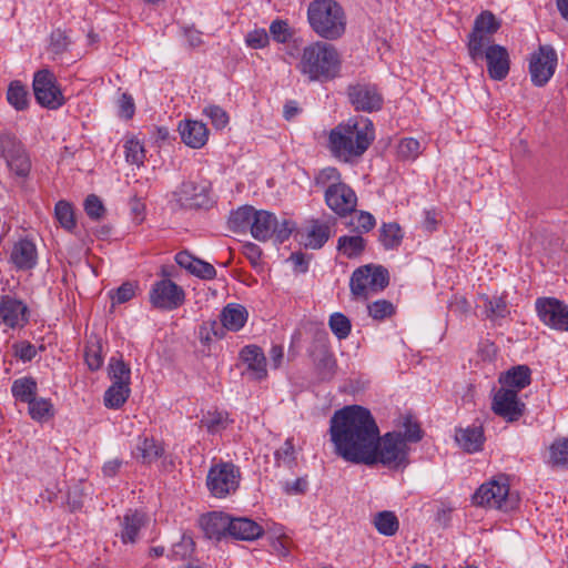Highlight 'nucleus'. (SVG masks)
I'll return each mask as SVG.
<instances>
[{
    "mask_svg": "<svg viewBox=\"0 0 568 568\" xmlns=\"http://www.w3.org/2000/svg\"><path fill=\"white\" fill-rule=\"evenodd\" d=\"M329 434L336 454L346 462L374 460L372 448L378 439V426L367 408L349 405L336 410L329 420Z\"/></svg>",
    "mask_w": 568,
    "mask_h": 568,
    "instance_id": "obj_1",
    "label": "nucleus"
},
{
    "mask_svg": "<svg viewBox=\"0 0 568 568\" xmlns=\"http://www.w3.org/2000/svg\"><path fill=\"white\" fill-rule=\"evenodd\" d=\"M374 139L373 122L363 116L353 118L329 132L328 149L336 159L347 163L362 156Z\"/></svg>",
    "mask_w": 568,
    "mask_h": 568,
    "instance_id": "obj_2",
    "label": "nucleus"
},
{
    "mask_svg": "<svg viewBox=\"0 0 568 568\" xmlns=\"http://www.w3.org/2000/svg\"><path fill=\"white\" fill-rule=\"evenodd\" d=\"M296 69L310 82H326L339 75L341 58L333 44L315 41L302 49Z\"/></svg>",
    "mask_w": 568,
    "mask_h": 568,
    "instance_id": "obj_3",
    "label": "nucleus"
},
{
    "mask_svg": "<svg viewBox=\"0 0 568 568\" xmlns=\"http://www.w3.org/2000/svg\"><path fill=\"white\" fill-rule=\"evenodd\" d=\"M307 18L313 31L323 39H338L345 31L343 8L334 0L312 1L307 9Z\"/></svg>",
    "mask_w": 568,
    "mask_h": 568,
    "instance_id": "obj_4",
    "label": "nucleus"
},
{
    "mask_svg": "<svg viewBox=\"0 0 568 568\" xmlns=\"http://www.w3.org/2000/svg\"><path fill=\"white\" fill-rule=\"evenodd\" d=\"M374 460L364 463L372 466L381 463L390 469L405 468L408 463L409 447L400 432H388L373 444Z\"/></svg>",
    "mask_w": 568,
    "mask_h": 568,
    "instance_id": "obj_5",
    "label": "nucleus"
},
{
    "mask_svg": "<svg viewBox=\"0 0 568 568\" xmlns=\"http://www.w3.org/2000/svg\"><path fill=\"white\" fill-rule=\"evenodd\" d=\"M476 506L508 511L516 505V500L509 495L507 478L498 477L480 485L473 495Z\"/></svg>",
    "mask_w": 568,
    "mask_h": 568,
    "instance_id": "obj_6",
    "label": "nucleus"
},
{
    "mask_svg": "<svg viewBox=\"0 0 568 568\" xmlns=\"http://www.w3.org/2000/svg\"><path fill=\"white\" fill-rule=\"evenodd\" d=\"M252 221L250 233L260 242L275 236L276 241L283 243L291 236L294 229L292 221L284 219L278 222L276 215L266 210H256Z\"/></svg>",
    "mask_w": 568,
    "mask_h": 568,
    "instance_id": "obj_7",
    "label": "nucleus"
},
{
    "mask_svg": "<svg viewBox=\"0 0 568 568\" xmlns=\"http://www.w3.org/2000/svg\"><path fill=\"white\" fill-rule=\"evenodd\" d=\"M241 474L232 463L213 465L206 477V486L214 497L223 498L239 488Z\"/></svg>",
    "mask_w": 568,
    "mask_h": 568,
    "instance_id": "obj_8",
    "label": "nucleus"
},
{
    "mask_svg": "<svg viewBox=\"0 0 568 568\" xmlns=\"http://www.w3.org/2000/svg\"><path fill=\"white\" fill-rule=\"evenodd\" d=\"M33 93L37 102L49 110H57L64 104V97L57 83L55 75L48 69L39 70L33 75Z\"/></svg>",
    "mask_w": 568,
    "mask_h": 568,
    "instance_id": "obj_9",
    "label": "nucleus"
},
{
    "mask_svg": "<svg viewBox=\"0 0 568 568\" xmlns=\"http://www.w3.org/2000/svg\"><path fill=\"white\" fill-rule=\"evenodd\" d=\"M499 27L500 23L490 11H484L476 18L468 42L473 60L483 58L484 49L490 42V36L497 32Z\"/></svg>",
    "mask_w": 568,
    "mask_h": 568,
    "instance_id": "obj_10",
    "label": "nucleus"
},
{
    "mask_svg": "<svg viewBox=\"0 0 568 568\" xmlns=\"http://www.w3.org/2000/svg\"><path fill=\"white\" fill-rule=\"evenodd\" d=\"M150 303L159 310L173 311L180 307L185 300V293L181 286L171 280L155 282L149 293Z\"/></svg>",
    "mask_w": 568,
    "mask_h": 568,
    "instance_id": "obj_11",
    "label": "nucleus"
},
{
    "mask_svg": "<svg viewBox=\"0 0 568 568\" xmlns=\"http://www.w3.org/2000/svg\"><path fill=\"white\" fill-rule=\"evenodd\" d=\"M171 204L173 209L181 210L207 207L210 197L206 186L193 181H185L172 193Z\"/></svg>",
    "mask_w": 568,
    "mask_h": 568,
    "instance_id": "obj_12",
    "label": "nucleus"
},
{
    "mask_svg": "<svg viewBox=\"0 0 568 568\" xmlns=\"http://www.w3.org/2000/svg\"><path fill=\"white\" fill-rule=\"evenodd\" d=\"M493 412L508 423L517 422L526 410V404L516 389L500 387L493 396Z\"/></svg>",
    "mask_w": 568,
    "mask_h": 568,
    "instance_id": "obj_13",
    "label": "nucleus"
},
{
    "mask_svg": "<svg viewBox=\"0 0 568 568\" xmlns=\"http://www.w3.org/2000/svg\"><path fill=\"white\" fill-rule=\"evenodd\" d=\"M557 65V53L550 45H541L531 54L529 72L531 81L537 87L545 85L552 77Z\"/></svg>",
    "mask_w": 568,
    "mask_h": 568,
    "instance_id": "obj_14",
    "label": "nucleus"
},
{
    "mask_svg": "<svg viewBox=\"0 0 568 568\" xmlns=\"http://www.w3.org/2000/svg\"><path fill=\"white\" fill-rule=\"evenodd\" d=\"M536 310L540 321L557 331H568V305L554 297L536 301Z\"/></svg>",
    "mask_w": 568,
    "mask_h": 568,
    "instance_id": "obj_15",
    "label": "nucleus"
},
{
    "mask_svg": "<svg viewBox=\"0 0 568 568\" xmlns=\"http://www.w3.org/2000/svg\"><path fill=\"white\" fill-rule=\"evenodd\" d=\"M351 104L357 111L374 112L381 110L383 95L378 88L372 83H356L347 89Z\"/></svg>",
    "mask_w": 568,
    "mask_h": 568,
    "instance_id": "obj_16",
    "label": "nucleus"
},
{
    "mask_svg": "<svg viewBox=\"0 0 568 568\" xmlns=\"http://www.w3.org/2000/svg\"><path fill=\"white\" fill-rule=\"evenodd\" d=\"M324 200L326 205L341 217L353 213L357 206V195L345 182L332 190H325Z\"/></svg>",
    "mask_w": 568,
    "mask_h": 568,
    "instance_id": "obj_17",
    "label": "nucleus"
},
{
    "mask_svg": "<svg viewBox=\"0 0 568 568\" xmlns=\"http://www.w3.org/2000/svg\"><path fill=\"white\" fill-rule=\"evenodd\" d=\"M0 321L10 328L23 327L29 322V308L11 295L0 296Z\"/></svg>",
    "mask_w": 568,
    "mask_h": 568,
    "instance_id": "obj_18",
    "label": "nucleus"
},
{
    "mask_svg": "<svg viewBox=\"0 0 568 568\" xmlns=\"http://www.w3.org/2000/svg\"><path fill=\"white\" fill-rule=\"evenodd\" d=\"M483 58L487 61V71L493 80H504L509 72V54L505 47L487 44Z\"/></svg>",
    "mask_w": 568,
    "mask_h": 568,
    "instance_id": "obj_19",
    "label": "nucleus"
},
{
    "mask_svg": "<svg viewBox=\"0 0 568 568\" xmlns=\"http://www.w3.org/2000/svg\"><path fill=\"white\" fill-rule=\"evenodd\" d=\"M240 357L246 365L245 373L251 379L262 381L267 377L266 357L260 346L247 345L243 347Z\"/></svg>",
    "mask_w": 568,
    "mask_h": 568,
    "instance_id": "obj_20",
    "label": "nucleus"
},
{
    "mask_svg": "<svg viewBox=\"0 0 568 568\" xmlns=\"http://www.w3.org/2000/svg\"><path fill=\"white\" fill-rule=\"evenodd\" d=\"M182 142L192 149L203 148L209 140V129L196 120L180 121L178 126Z\"/></svg>",
    "mask_w": 568,
    "mask_h": 568,
    "instance_id": "obj_21",
    "label": "nucleus"
},
{
    "mask_svg": "<svg viewBox=\"0 0 568 568\" xmlns=\"http://www.w3.org/2000/svg\"><path fill=\"white\" fill-rule=\"evenodd\" d=\"M176 264L190 274L205 281L215 278V267L201 258L195 257L187 251H181L175 255Z\"/></svg>",
    "mask_w": 568,
    "mask_h": 568,
    "instance_id": "obj_22",
    "label": "nucleus"
},
{
    "mask_svg": "<svg viewBox=\"0 0 568 568\" xmlns=\"http://www.w3.org/2000/svg\"><path fill=\"white\" fill-rule=\"evenodd\" d=\"M231 524L232 516L217 511L210 513L201 519V526L205 536L215 540L229 537Z\"/></svg>",
    "mask_w": 568,
    "mask_h": 568,
    "instance_id": "obj_23",
    "label": "nucleus"
},
{
    "mask_svg": "<svg viewBox=\"0 0 568 568\" xmlns=\"http://www.w3.org/2000/svg\"><path fill=\"white\" fill-rule=\"evenodd\" d=\"M455 439L458 446L468 454H474L483 449L485 434L481 425H469L456 429Z\"/></svg>",
    "mask_w": 568,
    "mask_h": 568,
    "instance_id": "obj_24",
    "label": "nucleus"
},
{
    "mask_svg": "<svg viewBox=\"0 0 568 568\" xmlns=\"http://www.w3.org/2000/svg\"><path fill=\"white\" fill-rule=\"evenodd\" d=\"M264 534L263 527L247 517H232L229 537L237 540L253 541Z\"/></svg>",
    "mask_w": 568,
    "mask_h": 568,
    "instance_id": "obj_25",
    "label": "nucleus"
},
{
    "mask_svg": "<svg viewBox=\"0 0 568 568\" xmlns=\"http://www.w3.org/2000/svg\"><path fill=\"white\" fill-rule=\"evenodd\" d=\"M121 530L118 532L123 544H134L138 540L140 529L145 523V516L138 510L129 509L122 518L119 517Z\"/></svg>",
    "mask_w": 568,
    "mask_h": 568,
    "instance_id": "obj_26",
    "label": "nucleus"
},
{
    "mask_svg": "<svg viewBox=\"0 0 568 568\" xmlns=\"http://www.w3.org/2000/svg\"><path fill=\"white\" fill-rule=\"evenodd\" d=\"M11 262L18 270H30L37 264V247L28 239L18 241L10 255Z\"/></svg>",
    "mask_w": 568,
    "mask_h": 568,
    "instance_id": "obj_27",
    "label": "nucleus"
},
{
    "mask_svg": "<svg viewBox=\"0 0 568 568\" xmlns=\"http://www.w3.org/2000/svg\"><path fill=\"white\" fill-rule=\"evenodd\" d=\"M164 453L163 446L153 437L140 436L132 450V456L138 462L150 465L158 460Z\"/></svg>",
    "mask_w": 568,
    "mask_h": 568,
    "instance_id": "obj_28",
    "label": "nucleus"
},
{
    "mask_svg": "<svg viewBox=\"0 0 568 568\" xmlns=\"http://www.w3.org/2000/svg\"><path fill=\"white\" fill-rule=\"evenodd\" d=\"M247 320V311L240 304H229L221 313V327L225 329L237 332L240 331Z\"/></svg>",
    "mask_w": 568,
    "mask_h": 568,
    "instance_id": "obj_29",
    "label": "nucleus"
},
{
    "mask_svg": "<svg viewBox=\"0 0 568 568\" xmlns=\"http://www.w3.org/2000/svg\"><path fill=\"white\" fill-rule=\"evenodd\" d=\"M530 375L531 371L527 365H518L504 373L499 377V383L503 385L501 387H507L519 392L530 384Z\"/></svg>",
    "mask_w": 568,
    "mask_h": 568,
    "instance_id": "obj_30",
    "label": "nucleus"
},
{
    "mask_svg": "<svg viewBox=\"0 0 568 568\" xmlns=\"http://www.w3.org/2000/svg\"><path fill=\"white\" fill-rule=\"evenodd\" d=\"M331 237V226L320 221H313L310 229L303 235L305 247L312 250L321 248Z\"/></svg>",
    "mask_w": 568,
    "mask_h": 568,
    "instance_id": "obj_31",
    "label": "nucleus"
},
{
    "mask_svg": "<svg viewBox=\"0 0 568 568\" xmlns=\"http://www.w3.org/2000/svg\"><path fill=\"white\" fill-rule=\"evenodd\" d=\"M255 211L256 209L251 205H243L231 212L227 221L230 230L235 233H244L251 230Z\"/></svg>",
    "mask_w": 568,
    "mask_h": 568,
    "instance_id": "obj_32",
    "label": "nucleus"
},
{
    "mask_svg": "<svg viewBox=\"0 0 568 568\" xmlns=\"http://www.w3.org/2000/svg\"><path fill=\"white\" fill-rule=\"evenodd\" d=\"M38 393V384L31 376L17 378L12 382L11 394L16 400L29 403Z\"/></svg>",
    "mask_w": 568,
    "mask_h": 568,
    "instance_id": "obj_33",
    "label": "nucleus"
},
{
    "mask_svg": "<svg viewBox=\"0 0 568 568\" xmlns=\"http://www.w3.org/2000/svg\"><path fill=\"white\" fill-rule=\"evenodd\" d=\"M375 529L383 536L392 537L399 529V520L394 511L382 510L374 515L372 520Z\"/></svg>",
    "mask_w": 568,
    "mask_h": 568,
    "instance_id": "obj_34",
    "label": "nucleus"
},
{
    "mask_svg": "<svg viewBox=\"0 0 568 568\" xmlns=\"http://www.w3.org/2000/svg\"><path fill=\"white\" fill-rule=\"evenodd\" d=\"M368 271L369 265H364L356 268L351 276V293L356 298H367L368 293L371 292L369 278L367 276Z\"/></svg>",
    "mask_w": 568,
    "mask_h": 568,
    "instance_id": "obj_35",
    "label": "nucleus"
},
{
    "mask_svg": "<svg viewBox=\"0 0 568 568\" xmlns=\"http://www.w3.org/2000/svg\"><path fill=\"white\" fill-rule=\"evenodd\" d=\"M551 467L568 469V438H556L549 446V460Z\"/></svg>",
    "mask_w": 568,
    "mask_h": 568,
    "instance_id": "obj_36",
    "label": "nucleus"
},
{
    "mask_svg": "<svg viewBox=\"0 0 568 568\" xmlns=\"http://www.w3.org/2000/svg\"><path fill=\"white\" fill-rule=\"evenodd\" d=\"M131 394V388L128 385L111 384L104 392L103 403L106 408L119 409L128 400Z\"/></svg>",
    "mask_w": 568,
    "mask_h": 568,
    "instance_id": "obj_37",
    "label": "nucleus"
},
{
    "mask_svg": "<svg viewBox=\"0 0 568 568\" xmlns=\"http://www.w3.org/2000/svg\"><path fill=\"white\" fill-rule=\"evenodd\" d=\"M7 100L17 111H23L29 106V92L20 81H12L7 91Z\"/></svg>",
    "mask_w": 568,
    "mask_h": 568,
    "instance_id": "obj_38",
    "label": "nucleus"
},
{
    "mask_svg": "<svg viewBox=\"0 0 568 568\" xmlns=\"http://www.w3.org/2000/svg\"><path fill=\"white\" fill-rule=\"evenodd\" d=\"M404 237L398 223H384L379 230V242L386 250H392L400 245Z\"/></svg>",
    "mask_w": 568,
    "mask_h": 568,
    "instance_id": "obj_39",
    "label": "nucleus"
},
{
    "mask_svg": "<svg viewBox=\"0 0 568 568\" xmlns=\"http://www.w3.org/2000/svg\"><path fill=\"white\" fill-rule=\"evenodd\" d=\"M481 300L484 302L485 315L490 321L505 318L509 314L507 302L503 296L489 297L484 295Z\"/></svg>",
    "mask_w": 568,
    "mask_h": 568,
    "instance_id": "obj_40",
    "label": "nucleus"
},
{
    "mask_svg": "<svg viewBox=\"0 0 568 568\" xmlns=\"http://www.w3.org/2000/svg\"><path fill=\"white\" fill-rule=\"evenodd\" d=\"M108 375L112 384L128 385L131 384V368L121 358L111 357L108 366Z\"/></svg>",
    "mask_w": 568,
    "mask_h": 568,
    "instance_id": "obj_41",
    "label": "nucleus"
},
{
    "mask_svg": "<svg viewBox=\"0 0 568 568\" xmlns=\"http://www.w3.org/2000/svg\"><path fill=\"white\" fill-rule=\"evenodd\" d=\"M28 413L36 422H45L53 416V405L50 399L34 397L28 403Z\"/></svg>",
    "mask_w": 568,
    "mask_h": 568,
    "instance_id": "obj_42",
    "label": "nucleus"
},
{
    "mask_svg": "<svg viewBox=\"0 0 568 568\" xmlns=\"http://www.w3.org/2000/svg\"><path fill=\"white\" fill-rule=\"evenodd\" d=\"M364 248L365 241L361 235H344L337 241V250L348 258L357 257Z\"/></svg>",
    "mask_w": 568,
    "mask_h": 568,
    "instance_id": "obj_43",
    "label": "nucleus"
},
{
    "mask_svg": "<svg viewBox=\"0 0 568 568\" xmlns=\"http://www.w3.org/2000/svg\"><path fill=\"white\" fill-rule=\"evenodd\" d=\"M314 183L324 191L332 190L337 184L343 183L342 174L336 168L327 166L317 172L314 178Z\"/></svg>",
    "mask_w": 568,
    "mask_h": 568,
    "instance_id": "obj_44",
    "label": "nucleus"
},
{
    "mask_svg": "<svg viewBox=\"0 0 568 568\" xmlns=\"http://www.w3.org/2000/svg\"><path fill=\"white\" fill-rule=\"evenodd\" d=\"M24 150L19 139L7 131L0 132V155L7 160Z\"/></svg>",
    "mask_w": 568,
    "mask_h": 568,
    "instance_id": "obj_45",
    "label": "nucleus"
},
{
    "mask_svg": "<svg viewBox=\"0 0 568 568\" xmlns=\"http://www.w3.org/2000/svg\"><path fill=\"white\" fill-rule=\"evenodd\" d=\"M54 215L63 229L72 231L75 227L74 212L69 202L59 201L54 207Z\"/></svg>",
    "mask_w": 568,
    "mask_h": 568,
    "instance_id": "obj_46",
    "label": "nucleus"
},
{
    "mask_svg": "<svg viewBox=\"0 0 568 568\" xmlns=\"http://www.w3.org/2000/svg\"><path fill=\"white\" fill-rule=\"evenodd\" d=\"M9 169L18 176L26 178L31 170V161L26 150L6 160Z\"/></svg>",
    "mask_w": 568,
    "mask_h": 568,
    "instance_id": "obj_47",
    "label": "nucleus"
},
{
    "mask_svg": "<svg viewBox=\"0 0 568 568\" xmlns=\"http://www.w3.org/2000/svg\"><path fill=\"white\" fill-rule=\"evenodd\" d=\"M125 160L130 164H136L138 166L144 163L145 151L143 145L136 139H129L124 143Z\"/></svg>",
    "mask_w": 568,
    "mask_h": 568,
    "instance_id": "obj_48",
    "label": "nucleus"
},
{
    "mask_svg": "<svg viewBox=\"0 0 568 568\" xmlns=\"http://www.w3.org/2000/svg\"><path fill=\"white\" fill-rule=\"evenodd\" d=\"M329 328L338 339L346 338L351 333V321L342 313H334L328 321Z\"/></svg>",
    "mask_w": 568,
    "mask_h": 568,
    "instance_id": "obj_49",
    "label": "nucleus"
},
{
    "mask_svg": "<svg viewBox=\"0 0 568 568\" xmlns=\"http://www.w3.org/2000/svg\"><path fill=\"white\" fill-rule=\"evenodd\" d=\"M71 40L65 31L55 29L50 36L49 51L54 55H61L68 51Z\"/></svg>",
    "mask_w": 568,
    "mask_h": 568,
    "instance_id": "obj_50",
    "label": "nucleus"
},
{
    "mask_svg": "<svg viewBox=\"0 0 568 568\" xmlns=\"http://www.w3.org/2000/svg\"><path fill=\"white\" fill-rule=\"evenodd\" d=\"M369 265L367 276L369 278L371 291L377 292L384 290L388 285L389 276L386 268L383 266Z\"/></svg>",
    "mask_w": 568,
    "mask_h": 568,
    "instance_id": "obj_51",
    "label": "nucleus"
},
{
    "mask_svg": "<svg viewBox=\"0 0 568 568\" xmlns=\"http://www.w3.org/2000/svg\"><path fill=\"white\" fill-rule=\"evenodd\" d=\"M201 423L207 428L209 432L215 433L224 429L227 424V414L223 412H207L203 415Z\"/></svg>",
    "mask_w": 568,
    "mask_h": 568,
    "instance_id": "obj_52",
    "label": "nucleus"
},
{
    "mask_svg": "<svg viewBox=\"0 0 568 568\" xmlns=\"http://www.w3.org/2000/svg\"><path fill=\"white\" fill-rule=\"evenodd\" d=\"M84 211L94 221L101 220L105 214V207L99 196L90 194L84 200Z\"/></svg>",
    "mask_w": 568,
    "mask_h": 568,
    "instance_id": "obj_53",
    "label": "nucleus"
},
{
    "mask_svg": "<svg viewBox=\"0 0 568 568\" xmlns=\"http://www.w3.org/2000/svg\"><path fill=\"white\" fill-rule=\"evenodd\" d=\"M193 548V539L183 535L181 540L172 546L169 557L173 560H183L192 554Z\"/></svg>",
    "mask_w": 568,
    "mask_h": 568,
    "instance_id": "obj_54",
    "label": "nucleus"
},
{
    "mask_svg": "<svg viewBox=\"0 0 568 568\" xmlns=\"http://www.w3.org/2000/svg\"><path fill=\"white\" fill-rule=\"evenodd\" d=\"M13 356L23 363L31 362L38 354L33 344L28 341H20L12 344Z\"/></svg>",
    "mask_w": 568,
    "mask_h": 568,
    "instance_id": "obj_55",
    "label": "nucleus"
},
{
    "mask_svg": "<svg viewBox=\"0 0 568 568\" xmlns=\"http://www.w3.org/2000/svg\"><path fill=\"white\" fill-rule=\"evenodd\" d=\"M112 304H123L132 300L135 295V285L131 282H124L115 291L109 293Z\"/></svg>",
    "mask_w": 568,
    "mask_h": 568,
    "instance_id": "obj_56",
    "label": "nucleus"
},
{
    "mask_svg": "<svg viewBox=\"0 0 568 568\" xmlns=\"http://www.w3.org/2000/svg\"><path fill=\"white\" fill-rule=\"evenodd\" d=\"M84 358L91 371H98L101 368L103 357L101 355V345L99 342L91 343L85 347Z\"/></svg>",
    "mask_w": 568,
    "mask_h": 568,
    "instance_id": "obj_57",
    "label": "nucleus"
},
{
    "mask_svg": "<svg viewBox=\"0 0 568 568\" xmlns=\"http://www.w3.org/2000/svg\"><path fill=\"white\" fill-rule=\"evenodd\" d=\"M203 113L211 120L215 129L222 130L229 123V115L219 105H209L203 110Z\"/></svg>",
    "mask_w": 568,
    "mask_h": 568,
    "instance_id": "obj_58",
    "label": "nucleus"
},
{
    "mask_svg": "<svg viewBox=\"0 0 568 568\" xmlns=\"http://www.w3.org/2000/svg\"><path fill=\"white\" fill-rule=\"evenodd\" d=\"M422 152L420 143L414 138H405L399 142L398 154L404 159H416Z\"/></svg>",
    "mask_w": 568,
    "mask_h": 568,
    "instance_id": "obj_59",
    "label": "nucleus"
},
{
    "mask_svg": "<svg viewBox=\"0 0 568 568\" xmlns=\"http://www.w3.org/2000/svg\"><path fill=\"white\" fill-rule=\"evenodd\" d=\"M200 339L203 344H209L212 337L222 338L224 336L223 327L216 321L204 323L199 331Z\"/></svg>",
    "mask_w": 568,
    "mask_h": 568,
    "instance_id": "obj_60",
    "label": "nucleus"
},
{
    "mask_svg": "<svg viewBox=\"0 0 568 568\" xmlns=\"http://www.w3.org/2000/svg\"><path fill=\"white\" fill-rule=\"evenodd\" d=\"M368 313L374 320H384L394 313V306L386 300H378L368 305Z\"/></svg>",
    "mask_w": 568,
    "mask_h": 568,
    "instance_id": "obj_61",
    "label": "nucleus"
},
{
    "mask_svg": "<svg viewBox=\"0 0 568 568\" xmlns=\"http://www.w3.org/2000/svg\"><path fill=\"white\" fill-rule=\"evenodd\" d=\"M295 450L292 439H286L284 444L275 452V459L278 465L291 466L295 460Z\"/></svg>",
    "mask_w": 568,
    "mask_h": 568,
    "instance_id": "obj_62",
    "label": "nucleus"
},
{
    "mask_svg": "<svg viewBox=\"0 0 568 568\" xmlns=\"http://www.w3.org/2000/svg\"><path fill=\"white\" fill-rule=\"evenodd\" d=\"M376 224L375 217L365 211H361L352 221V225L357 232H369Z\"/></svg>",
    "mask_w": 568,
    "mask_h": 568,
    "instance_id": "obj_63",
    "label": "nucleus"
},
{
    "mask_svg": "<svg viewBox=\"0 0 568 568\" xmlns=\"http://www.w3.org/2000/svg\"><path fill=\"white\" fill-rule=\"evenodd\" d=\"M270 42L267 32L264 29H258L250 32L246 37V43L253 49L265 48Z\"/></svg>",
    "mask_w": 568,
    "mask_h": 568,
    "instance_id": "obj_64",
    "label": "nucleus"
}]
</instances>
